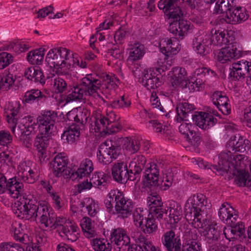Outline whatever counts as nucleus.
Returning <instances> with one entry per match:
<instances>
[{"label": "nucleus", "instance_id": "5701e85b", "mask_svg": "<svg viewBox=\"0 0 251 251\" xmlns=\"http://www.w3.org/2000/svg\"><path fill=\"white\" fill-rule=\"evenodd\" d=\"M147 202L150 212L154 213L157 218L162 219L165 211L162 208L163 202L160 197L156 194L150 195L147 199Z\"/></svg>", "mask_w": 251, "mask_h": 251}, {"label": "nucleus", "instance_id": "6e6d98bb", "mask_svg": "<svg viewBox=\"0 0 251 251\" xmlns=\"http://www.w3.org/2000/svg\"><path fill=\"white\" fill-rule=\"evenodd\" d=\"M206 71H207V68L203 67L197 69L195 71L194 74L196 79L194 82L192 81V82L196 84L197 87H200L205 81L207 74Z\"/></svg>", "mask_w": 251, "mask_h": 251}, {"label": "nucleus", "instance_id": "b1692460", "mask_svg": "<svg viewBox=\"0 0 251 251\" xmlns=\"http://www.w3.org/2000/svg\"><path fill=\"white\" fill-rule=\"evenodd\" d=\"M213 103L225 115L230 113L231 108L228 98L220 91L214 92L212 96Z\"/></svg>", "mask_w": 251, "mask_h": 251}, {"label": "nucleus", "instance_id": "7ed1b4c3", "mask_svg": "<svg viewBox=\"0 0 251 251\" xmlns=\"http://www.w3.org/2000/svg\"><path fill=\"white\" fill-rule=\"evenodd\" d=\"M73 58L70 50L64 48H57L50 50L46 57V62L50 68L57 74H64L67 71L66 64H71L68 61Z\"/></svg>", "mask_w": 251, "mask_h": 251}, {"label": "nucleus", "instance_id": "bf43d9fd", "mask_svg": "<svg viewBox=\"0 0 251 251\" xmlns=\"http://www.w3.org/2000/svg\"><path fill=\"white\" fill-rule=\"evenodd\" d=\"M117 191H111L107 195L104 200V204L107 209L109 212L115 213L113 211V208L116 204Z\"/></svg>", "mask_w": 251, "mask_h": 251}, {"label": "nucleus", "instance_id": "473e14b6", "mask_svg": "<svg viewBox=\"0 0 251 251\" xmlns=\"http://www.w3.org/2000/svg\"><path fill=\"white\" fill-rule=\"evenodd\" d=\"M183 238L185 244L189 246L185 251H202L201 244L196 241L198 238L196 230L186 231Z\"/></svg>", "mask_w": 251, "mask_h": 251}, {"label": "nucleus", "instance_id": "cd10ccee", "mask_svg": "<svg viewBox=\"0 0 251 251\" xmlns=\"http://www.w3.org/2000/svg\"><path fill=\"white\" fill-rule=\"evenodd\" d=\"M218 216L226 224H232L238 218V215L235 213L234 209L227 203L222 204L218 212Z\"/></svg>", "mask_w": 251, "mask_h": 251}, {"label": "nucleus", "instance_id": "bb28decb", "mask_svg": "<svg viewBox=\"0 0 251 251\" xmlns=\"http://www.w3.org/2000/svg\"><path fill=\"white\" fill-rule=\"evenodd\" d=\"M161 51L167 56L176 54L180 49L178 41L174 39H162L160 42Z\"/></svg>", "mask_w": 251, "mask_h": 251}, {"label": "nucleus", "instance_id": "a18cd8bd", "mask_svg": "<svg viewBox=\"0 0 251 251\" xmlns=\"http://www.w3.org/2000/svg\"><path fill=\"white\" fill-rule=\"evenodd\" d=\"M50 85L56 93H61L67 90V84L63 78L52 75Z\"/></svg>", "mask_w": 251, "mask_h": 251}, {"label": "nucleus", "instance_id": "680f3d73", "mask_svg": "<svg viewBox=\"0 0 251 251\" xmlns=\"http://www.w3.org/2000/svg\"><path fill=\"white\" fill-rule=\"evenodd\" d=\"M141 140L139 137H134L128 140L125 144L126 148L132 153L137 152L140 149Z\"/></svg>", "mask_w": 251, "mask_h": 251}, {"label": "nucleus", "instance_id": "c85d7f7f", "mask_svg": "<svg viewBox=\"0 0 251 251\" xmlns=\"http://www.w3.org/2000/svg\"><path fill=\"white\" fill-rule=\"evenodd\" d=\"M195 109L194 105L187 102H183L177 104L176 107L177 113L176 120L180 122L181 121L190 122L191 117L194 114Z\"/></svg>", "mask_w": 251, "mask_h": 251}, {"label": "nucleus", "instance_id": "9b49d317", "mask_svg": "<svg viewBox=\"0 0 251 251\" xmlns=\"http://www.w3.org/2000/svg\"><path fill=\"white\" fill-rule=\"evenodd\" d=\"M232 70L230 75L235 80H240L245 78L246 75L251 74V62L242 59L232 64Z\"/></svg>", "mask_w": 251, "mask_h": 251}, {"label": "nucleus", "instance_id": "8fccbe9b", "mask_svg": "<svg viewBox=\"0 0 251 251\" xmlns=\"http://www.w3.org/2000/svg\"><path fill=\"white\" fill-rule=\"evenodd\" d=\"M44 51L42 49L30 51L27 55V60L32 64L39 65L43 61Z\"/></svg>", "mask_w": 251, "mask_h": 251}, {"label": "nucleus", "instance_id": "6ab92c4d", "mask_svg": "<svg viewBox=\"0 0 251 251\" xmlns=\"http://www.w3.org/2000/svg\"><path fill=\"white\" fill-rule=\"evenodd\" d=\"M52 133L48 134L45 131L42 132L39 130V133L36 135L34 141V146L38 150V156L40 161L42 159L44 160L45 158L46 149L49 144Z\"/></svg>", "mask_w": 251, "mask_h": 251}, {"label": "nucleus", "instance_id": "5fc2aeb1", "mask_svg": "<svg viewBox=\"0 0 251 251\" xmlns=\"http://www.w3.org/2000/svg\"><path fill=\"white\" fill-rule=\"evenodd\" d=\"M164 210L165 211L164 214L168 216L167 221L171 224L177 223L181 218V215L176 209L169 207H167V209H164Z\"/></svg>", "mask_w": 251, "mask_h": 251}, {"label": "nucleus", "instance_id": "7c9ffc66", "mask_svg": "<svg viewBox=\"0 0 251 251\" xmlns=\"http://www.w3.org/2000/svg\"><path fill=\"white\" fill-rule=\"evenodd\" d=\"M239 50H238L235 46L229 44L222 48L218 53V60L222 63H225L234 58L240 56Z\"/></svg>", "mask_w": 251, "mask_h": 251}, {"label": "nucleus", "instance_id": "39448f33", "mask_svg": "<svg viewBox=\"0 0 251 251\" xmlns=\"http://www.w3.org/2000/svg\"><path fill=\"white\" fill-rule=\"evenodd\" d=\"M120 153L118 147L111 144V141H106L100 144L97 151L98 159L100 163L107 165L118 158Z\"/></svg>", "mask_w": 251, "mask_h": 251}, {"label": "nucleus", "instance_id": "1a4fd4ad", "mask_svg": "<svg viewBox=\"0 0 251 251\" xmlns=\"http://www.w3.org/2000/svg\"><path fill=\"white\" fill-rule=\"evenodd\" d=\"M89 128L92 132L103 133L108 122L114 120V113L110 112L108 114L102 115L100 112L94 113L90 118Z\"/></svg>", "mask_w": 251, "mask_h": 251}, {"label": "nucleus", "instance_id": "338daca9", "mask_svg": "<svg viewBox=\"0 0 251 251\" xmlns=\"http://www.w3.org/2000/svg\"><path fill=\"white\" fill-rule=\"evenodd\" d=\"M54 223V229L57 228L59 234H61V232L63 231L62 229L66 228L72 223L71 222L67 221L65 218L57 217L55 214Z\"/></svg>", "mask_w": 251, "mask_h": 251}, {"label": "nucleus", "instance_id": "de8ad7c7", "mask_svg": "<svg viewBox=\"0 0 251 251\" xmlns=\"http://www.w3.org/2000/svg\"><path fill=\"white\" fill-rule=\"evenodd\" d=\"M15 77L12 74L8 72H4L0 75V90L2 91H7L13 85Z\"/></svg>", "mask_w": 251, "mask_h": 251}, {"label": "nucleus", "instance_id": "13d9d810", "mask_svg": "<svg viewBox=\"0 0 251 251\" xmlns=\"http://www.w3.org/2000/svg\"><path fill=\"white\" fill-rule=\"evenodd\" d=\"M23 167H24V172H27L29 174V176H30V177L26 179L23 178L25 181L28 183H33L38 179L39 174L37 171H35L31 169L28 166L26 165L25 163H21L19 165V169L23 170Z\"/></svg>", "mask_w": 251, "mask_h": 251}, {"label": "nucleus", "instance_id": "72a5a7b5", "mask_svg": "<svg viewBox=\"0 0 251 251\" xmlns=\"http://www.w3.org/2000/svg\"><path fill=\"white\" fill-rule=\"evenodd\" d=\"M93 170L94 167L92 161L89 158H86L81 161L79 167L76 171H72V175L70 177L73 179L75 178V176H76V178L88 176ZM69 173L71 174V172Z\"/></svg>", "mask_w": 251, "mask_h": 251}, {"label": "nucleus", "instance_id": "ddd939ff", "mask_svg": "<svg viewBox=\"0 0 251 251\" xmlns=\"http://www.w3.org/2000/svg\"><path fill=\"white\" fill-rule=\"evenodd\" d=\"M170 81L173 86L175 87H187L189 78L185 68L182 67H174L170 72Z\"/></svg>", "mask_w": 251, "mask_h": 251}, {"label": "nucleus", "instance_id": "4d7b16f0", "mask_svg": "<svg viewBox=\"0 0 251 251\" xmlns=\"http://www.w3.org/2000/svg\"><path fill=\"white\" fill-rule=\"evenodd\" d=\"M148 211L144 210L143 208H136L133 212V218L134 224L136 226L140 227L145 220Z\"/></svg>", "mask_w": 251, "mask_h": 251}, {"label": "nucleus", "instance_id": "4be33fe9", "mask_svg": "<svg viewBox=\"0 0 251 251\" xmlns=\"http://www.w3.org/2000/svg\"><path fill=\"white\" fill-rule=\"evenodd\" d=\"M68 163V157L64 153H61L56 155L50 163V168L53 175L56 177L61 176Z\"/></svg>", "mask_w": 251, "mask_h": 251}, {"label": "nucleus", "instance_id": "e2e57ef3", "mask_svg": "<svg viewBox=\"0 0 251 251\" xmlns=\"http://www.w3.org/2000/svg\"><path fill=\"white\" fill-rule=\"evenodd\" d=\"M0 251H27L28 248L31 246L26 247L25 251L24 248L19 244H13L11 243H3L0 244Z\"/></svg>", "mask_w": 251, "mask_h": 251}, {"label": "nucleus", "instance_id": "864d4df0", "mask_svg": "<svg viewBox=\"0 0 251 251\" xmlns=\"http://www.w3.org/2000/svg\"><path fill=\"white\" fill-rule=\"evenodd\" d=\"M152 217V216H151ZM157 227L153 217L145 218V220L139 227L146 234H150L156 230Z\"/></svg>", "mask_w": 251, "mask_h": 251}, {"label": "nucleus", "instance_id": "58836bf2", "mask_svg": "<svg viewBox=\"0 0 251 251\" xmlns=\"http://www.w3.org/2000/svg\"><path fill=\"white\" fill-rule=\"evenodd\" d=\"M233 175L235 176L236 184L240 187L251 186V177L249 173L244 170H235Z\"/></svg>", "mask_w": 251, "mask_h": 251}, {"label": "nucleus", "instance_id": "2f4dec72", "mask_svg": "<svg viewBox=\"0 0 251 251\" xmlns=\"http://www.w3.org/2000/svg\"><path fill=\"white\" fill-rule=\"evenodd\" d=\"M46 99V96L38 89H32L26 91L24 97L25 102L29 104L35 103L39 105L43 104Z\"/></svg>", "mask_w": 251, "mask_h": 251}, {"label": "nucleus", "instance_id": "f704fd0d", "mask_svg": "<svg viewBox=\"0 0 251 251\" xmlns=\"http://www.w3.org/2000/svg\"><path fill=\"white\" fill-rule=\"evenodd\" d=\"M249 140L244 138L243 137L235 136L233 140H231L228 143L229 151L234 152H244L247 149H249Z\"/></svg>", "mask_w": 251, "mask_h": 251}, {"label": "nucleus", "instance_id": "412c9836", "mask_svg": "<svg viewBox=\"0 0 251 251\" xmlns=\"http://www.w3.org/2000/svg\"><path fill=\"white\" fill-rule=\"evenodd\" d=\"M146 162L147 159L145 156L141 154H135L129 164L130 173H132V175H130L135 177L136 180H139Z\"/></svg>", "mask_w": 251, "mask_h": 251}, {"label": "nucleus", "instance_id": "c756f323", "mask_svg": "<svg viewBox=\"0 0 251 251\" xmlns=\"http://www.w3.org/2000/svg\"><path fill=\"white\" fill-rule=\"evenodd\" d=\"M42 210H39V219L41 224L50 230L54 229L55 213L49 211L47 203L43 202Z\"/></svg>", "mask_w": 251, "mask_h": 251}, {"label": "nucleus", "instance_id": "ea45409f", "mask_svg": "<svg viewBox=\"0 0 251 251\" xmlns=\"http://www.w3.org/2000/svg\"><path fill=\"white\" fill-rule=\"evenodd\" d=\"M108 179V176L104 173L100 172L95 173L90 180L92 181L93 187L103 191L107 188Z\"/></svg>", "mask_w": 251, "mask_h": 251}, {"label": "nucleus", "instance_id": "c9c22d12", "mask_svg": "<svg viewBox=\"0 0 251 251\" xmlns=\"http://www.w3.org/2000/svg\"><path fill=\"white\" fill-rule=\"evenodd\" d=\"M127 61L133 63L141 59L145 54L144 46L138 43L129 45Z\"/></svg>", "mask_w": 251, "mask_h": 251}, {"label": "nucleus", "instance_id": "052dcab7", "mask_svg": "<svg viewBox=\"0 0 251 251\" xmlns=\"http://www.w3.org/2000/svg\"><path fill=\"white\" fill-rule=\"evenodd\" d=\"M130 104V100L124 96L121 97L119 99L112 101L110 104L112 108L123 109L128 108Z\"/></svg>", "mask_w": 251, "mask_h": 251}, {"label": "nucleus", "instance_id": "69168bd1", "mask_svg": "<svg viewBox=\"0 0 251 251\" xmlns=\"http://www.w3.org/2000/svg\"><path fill=\"white\" fill-rule=\"evenodd\" d=\"M132 208L133 204L130 200L124 201V204L122 208L120 209L118 217L122 218H126L129 217L131 214Z\"/></svg>", "mask_w": 251, "mask_h": 251}, {"label": "nucleus", "instance_id": "a19ab883", "mask_svg": "<svg viewBox=\"0 0 251 251\" xmlns=\"http://www.w3.org/2000/svg\"><path fill=\"white\" fill-rule=\"evenodd\" d=\"M216 3L214 9V13L216 14L226 13L234 8L236 5L234 0H216Z\"/></svg>", "mask_w": 251, "mask_h": 251}, {"label": "nucleus", "instance_id": "49530a36", "mask_svg": "<svg viewBox=\"0 0 251 251\" xmlns=\"http://www.w3.org/2000/svg\"><path fill=\"white\" fill-rule=\"evenodd\" d=\"M22 224L14 222L12 224L11 232L14 238L21 243H24L25 237L27 235L25 234Z\"/></svg>", "mask_w": 251, "mask_h": 251}, {"label": "nucleus", "instance_id": "0eeeda50", "mask_svg": "<svg viewBox=\"0 0 251 251\" xmlns=\"http://www.w3.org/2000/svg\"><path fill=\"white\" fill-rule=\"evenodd\" d=\"M130 169L129 166L124 161L115 163L112 168V176L114 180L120 183H125L128 180L134 181L136 178L130 175Z\"/></svg>", "mask_w": 251, "mask_h": 251}, {"label": "nucleus", "instance_id": "20e7f679", "mask_svg": "<svg viewBox=\"0 0 251 251\" xmlns=\"http://www.w3.org/2000/svg\"><path fill=\"white\" fill-rule=\"evenodd\" d=\"M43 202L46 201L37 202L35 199L26 197L22 200L20 207L15 209V213L20 219L34 221L39 216V210L43 209Z\"/></svg>", "mask_w": 251, "mask_h": 251}, {"label": "nucleus", "instance_id": "4468645a", "mask_svg": "<svg viewBox=\"0 0 251 251\" xmlns=\"http://www.w3.org/2000/svg\"><path fill=\"white\" fill-rule=\"evenodd\" d=\"M182 16L178 19L171 18L173 21L170 24L169 31L176 36L182 39L187 34L190 27V23L189 21L181 19Z\"/></svg>", "mask_w": 251, "mask_h": 251}, {"label": "nucleus", "instance_id": "393cba45", "mask_svg": "<svg viewBox=\"0 0 251 251\" xmlns=\"http://www.w3.org/2000/svg\"><path fill=\"white\" fill-rule=\"evenodd\" d=\"M6 189V193L12 198L18 199L20 197H23V199L25 198L24 184L17 180L16 177L10 178L8 180Z\"/></svg>", "mask_w": 251, "mask_h": 251}, {"label": "nucleus", "instance_id": "dca6fc26", "mask_svg": "<svg viewBox=\"0 0 251 251\" xmlns=\"http://www.w3.org/2000/svg\"><path fill=\"white\" fill-rule=\"evenodd\" d=\"M178 0H160L158 4L160 9H162L165 13L169 15L170 19H178L183 16L180 8L177 6Z\"/></svg>", "mask_w": 251, "mask_h": 251}, {"label": "nucleus", "instance_id": "9d476101", "mask_svg": "<svg viewBox=\"0 0 251 251\" xmlns=\"http://www.w3.org/2000/svg\"><path fill=\"white\" fill-rule=\"evenodd\" d=\"M110 240L117 245L119 251H129L130 238L125 230L122 228L114 229L111 233Z\"/></svg>", "mask_w": 251, "mask_h": 251}, {"label": "nucleus", "instance_id": "6e6552de", "mask_svg": "<svg viewBox=\"0 0 251 251\" xmlns=\"http://www.w3.org/2000/svg\"><path fill=\"white\" fill-rule=\"evenodd\" d=\"M57 117V113L53 111L49 110L41 113L37 118L39 130L45 131L48 134L52 133L55 128Z\"/></svg>", "mask_w": 251, "mask_h": 251}, {"label": "nucleus", "instance_id": "a878e982", "mask_svg": "<svg viewBox=\"0 0 251 251\" xmlns=\"http://www.w3.org/2000/svg\"><path fill=\"white\" fill-rule=\"evenodd\" d=\"M141 82L149 90L157 88L162 83L153 69L144 70Z\"/></svg>", "mask_w": 251, "mask_h": 251}, {"label": "nucleus", "instance_id": "3c124183", "mask_svg": "<svg viewBox=\"0 0 251 251\" xmlns=\"http://www.w3.org/2000/svg\"><path fill=\"white\" fill-rule=\"evenodd\" d=\"M81 227L85 232V235L87 238L92 237L94 236L95 232L93 226L92 220L87 217H84L81 221Z\"/></svg>", "mask_w": 251, "mask_h": 251}, {"label": "nucleus", "instance_id": "aec40b11", "mask_svg": "<svg viewBox=\"0 0 251 251\" xmlns=\"http://www.w3.org/2000/svg\"><path fill=\"white\" fill-rule=\"evenodd\" d=\"M248 17L245 8L235 5L234 8L227 13L224 19L226 23L233 25L244 22Z\"/></svg>", "mask_w": 251, "mask_h": 251}, {"label": "nucleus", "instance_id": "f3484780", "mask_svg": "<svg viewBox=\"0 0 251 251\" xmlns=\"http://www.w3.org/2000/svg\"><path fill=\"white\" fill-rule=\"evenodd\" d=\"M161 241L168 251H184L181 248L180 238L179 236H176L175 232L172 230L164 234Z\"/></svg>", "mask_w": 251, "mask_h": 251}, {"label": "nucleus", "instance_id": "0e129e2a", "mask_svg": "<svg viewBox=\"0 0 251 251\" xmlns=\"http://www.w3.org/2000/svg\"><path fill=\"white\" fill-rule=\"evenodd\" d=\"M116 115L114 114V120L111 122H108L103 133L105 134L110 135L118 132L122 129V126L118 122H116Z\"/></svg>", "mask_w": 251, "mask_h": 251}, {"label": "nucleus", "instance_id": "c03bdc74", "mask_svg": "<svg viewBox=\"0 0 251 251\" xmlns=\"http://www.w3.org/2000/svg\"><path fill=\"white\" fill-rule=\"evenodd\" d=\"M165 170H162L163 174V179L159 181V188L162 190H167L169 189L174 182V174L172 172L170 168L167 166Z\"/></svg>", "mask_w": 251, "mask_h": 251}, {"label": "nucleus", "instance_id": "79ce46f5", "mask_svg": "<svg viewBox=\"0 0 251 251\" xmlns=\"http://www.w3.org/2000/svg\"><path fill=\"white\" fill-rule=\"evenodd\" d=\"M25 76L29 80L35 82L44 84L45 79L43 72L38 68L30 67L25 69Z\"/></svg>", "mask_w": 251, "mask_h": 251}, {"label": "nucleus", "instance_id": "f03ea898", "mask_svg": "<svg viewBox=\"0 0 251 251\" xmlns=\"http://www.w3.org/2000/svg\"><path fill=\"white\" fill-rule=\"evenodd\" d=\"M100 79L93 77L91 75H87L79 80L73 87L71 88L65 98L66 103L73 101H80L85 99L86 96L93 97L99 99L105 103L106 101L97 91L100 89L102 84H104L107 89L114 88L117 84L116 78L112 74L103 73L99 75Z\"/></svg>", "mask_w": 251, "mask_h": 251}, {"label": "nucleus", "instance_id": "423d86ee", "mask_svg": "<svg viewBox=\"0 0 251 251\" xmlns=\"http://www.w3.org/2000/svg\"><path fill=\"white\" fill-rule=\"evenodd\" d=\"M167 165L163 160L157 161L150 164V167L146 168L144 172V176L146 179V186L158 187L159 180L158 176L161 169L166 168Z\"/></svg>", "mask_w": 251, "mask_h": 251}, {"label": "nucleus", "instance_id": "e433bc0d", "mask_svg": "<svg viewBox=\"0 0 251 251\" xmlns=\"http://www.w3.org/2000/svg\"><path fill=\"white\" fill-rule=\"evenodd\" d=\"M81 129L77 126L72 124L62 134V140H66L67 143L71 144L75 143L79 140Z\"/></svg>", "mask_w": 251, "mask_h": 251}, {"label": "nucleus", "instance_id": "37998d69", "mask_svg": "<svg viewBox=\"0 0 251 251\" xmlns=\"http://www.w3.org/2000/svg\"><path fill=\"white\" fill-rule=\"evenodd\" d=\"M90 117V111L84 109L82 111L79 112L74 117L75 123L73 125L83 129L87 125L89 126V124L91 123Z\"/></svg>", "mask_w": 251, "mask_h": 251}, {"label": "nucleus", "instance_id": "09e8293b", "mask_svg": "<svg viewBox=\"0 0 251 251\" xmlns=\"http://www.w3.org/2000/svg\"><path fill=\"white\" fill-rule=\"evenodd\" d=\"M78 229L77 226L71 224L66 228L62 229L63 231L61 232L60 235L73 242L76 241L78 238Z\"/></svg>", "mask_w": 251, "mask_h": 251}, {"label": "nucleus", "instance_id": "f8f14e48", "mask_svg": "<svg viewBox=\"0 0 251 251\" xmlns=\"http://www.w3.org/2000/svg\"><path fill=\"white\" fill-rule=\"evenodd\" d=\"M212 40L210 35H198L193 39L192 45L194 50L201 56H205L210 51Z\"/></svg>", "mask_w": 251, "mask_h": 251}, {"label": "nucleus", "instance_id": "4c0bfd02", "mask_svg": "<svg viewBox=\"0 0 251 251\" xmlns=\"http://www.w3.org/2000/svg\"><path fill=\"white\" fill-rule=\"evenodd\" d=\"M212 42L217 46L227 45L232 44L233 41V37L230 35L227 30L216 31L214 36H212Z\"/></svg>", "mask_w": 251, "mask_h": 251}, {"label": "nucleus", "instance_id": "774afa93", "mask_svg": "<svg viewBox=\"0 0 251 251\" xmlns=\"http://www.w3.org/2000/svg\"><path fill=\"white\" fill-rule=\"evenodd\" d=\"M19 111V107L17 108L16 109H13L12 110H11V113L7 116V120L8 123L9 124L11 123L13 124L11 128V130L13 133L15 134H16V125L18 119V114Z\"/></svg>", "mask_w": 251, "mask_h": 251}, {"label": "nucleus", "instance_id": "f257e3e1", "mask_svg": "<svg viewBox=\"0 0 251 251\" xmlns=\"http://www.w3.org/2000/svg\"><path fill=\"white\" fill-rule=\"evenodd\" d=\"M207 200L201 194L194 195L190 198L185 206V218L191 221L193 226L196 228H201V232L208 244H213L217 241L219 232L216 225L212 224L206 216Z\"/></svg>", "mask_w": 251, "mask_h": 251}, {"label": "nucleus", "instance_id": "2eb2a0df", "mask_svg": "<svg viewBox=\"0 0 251 251\" xmlns=\"http://www.w3.org/2000/svg\"><path fill=\"white\" fill-rule=\"evenodd\" d=\"M191 121L201 129L205 130L213 126L217 123L216 118L204 112H194Z\"/></svg>", "mask_w": 251, "mask_h": 251}, {"label": "nucleus", "instance_id": "603ef678", "mask_svg": "<svg viewBox=\"0 0 251 251\" xmlns=\"http://www.w3.org/2000/svg\"><path fill=\"white\" fill-rule=\"evenodd\" d=\"M93 249L95 251H110L112 246L105 239H94L92 243Z\"/></svg>", "mask_w": 251, "mask_h": 251}, {"label": "nucleus", "instance_id": "a211bd4d", "mask_svg": "<svg viewBox=\"0 0 251 251\" xmlns=\"http://www.w3.org/2000/svg\"><path fill=\"white\" fill-rule=\"evenodd\" d=\"M230 226L225 227L224 234L225 237L229 241L232 239L243 240L245 238L244 225L242 222L229 224Z\"/></svg>", "mask_w": 251, "mask_h": 251}]
</instances>
